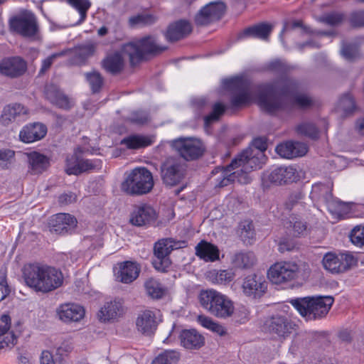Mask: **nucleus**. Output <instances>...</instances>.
<instances>
[{
	"mask_svg": "<svg viewBox=\"0 0 364 364\" xmlns=\"http://www.w3.org/2000/svg\"><path fill=\"white\" fill-rule=\"evenodd\" d=\"M223 82L224 86L235 91L231 99V104L235 107L247 105L254 100L262 110L272 114L287 108L289 97L293 99L295 105L301 108H306L312 102L307 95L296 92L298 84L289 79L261 85L256 89H251L247 82L239 77L225 79Z\"/></svg>",
	"mask_w": 364,
	"mask_h": 364,
	"instance_id": "f257e3e1",
	"label": "nucleus"
},
{
	"mask_svg": "<svg viewBox=\"0 0 364 364\" xmlns=\"http://www.w3.org/2000/svg\"><path fill=\"white\" fill-rule=\"evenodd\" d=\"M267 143L262 138L255 139L252 146L237 156L231 164L223 168L221 176L217 178L216 186L224 187L231 182L247 184L250 182V173L260 168L266 163L264 151Z\"/></svg>",
	"mask_w": 364,
	"mask_h": 364,
	"instance_id": "f03ea898",
	"label": "nucleus"
},
{
	"mask_svg": "<svg viewBox=\"0 0 364 364\" xmlns=\"http://www.w3.org/2000/svg\"><path fill=\"white\" fill-rule=\"evenodd\" d=\"M25 284L36 292L48 293L60 287L63 275L58 269L39 262L27 263L21 269Z\"/></svg>",
	"mask_w": 364,
	"mask_h": 364,
	"instance_id": "7ed1b4c3",
	"label": "nucleus"
},
{
	"mask_svg": "<svg viewBox=\"0 0 364 364\" xmlns=\"http://www.w3.org/2000/svg\"><path fill=\"white\" fill-rule=\"evenodd\" d=\"M289 302L302 317L309 321L326 316L334 299L331 296H306L291 299Z\"/></svg>",
	"mask_w": 364,
	"mask_h": 364,
	"instance_id": "20e7f679",
	"label": "nucleus"
},
{
	"mask_svg": "<svg viewBox=\"0 0 364 364\" xmlns=\"http://www.w3.org/2000/svg\"><path fill=\"white\" fill-rule=\"evenodd\" d=\"M153 186L152 173L146 168H136L122 183V190L128 194L141 195L151 191Z\"/></svg>",
	"mask_w": 364,
	"mask_h": 364,
	"instance_id": "39448f33",
	"label": "nucleus"
},
{
	"mask_svg": "<svg viewBox=\"0 0 364 364\" xmlns=\"http://www.w3.org/2000/svg\"><path fill=\"white\" fill-rule=\"evenodd\" d=\"M165 48L160 47L154 37L147 36L139 41L124 44L122 48L124 55L129 57L130 63L134 65L141 60L146 53H153L164 50Z\"/></svg>",
	"mask_w": 364,
	"mask_h": 364,
	"instance_id": "423d86ee",
	"label": "nucleus"
},
{
	"mask_svg": "<svg viewBox=\"0 0 364 364\" xmlns=\"http://www.w3.org/2000/svg\"><path fill=\"white\" fill-rule=\"evenodd\" d=\"M184 244V242L175 241L171 238L162 239L156 242L152 261L154 268L159 272H166L171 264L169 255L173 250L181 248Z\"/></svg>",
	"mask_w": 364,
	"mask_h": 364,
	"instance_id": "0eeeda50",
	"label": "nucleus"
},
{
	"mask_svg": "<svg viewBox=\"0 0 364 364\" xmlns=\"http://www.w3.org/2000/svg\"><path fill=\"white\" fill-rule=\"evenodd\" d=\"M263 329L276 338L285 339L296 329V324L284 315L275 314L266 318Z\"/></svg>",
	"mask_w": 364,
	"mask_h": 364,
	"instance_id": "6e6552de",
	"label": "nucleus"
},
{
	"mask_svg": "<svg viewBox=\"0 0 364 364\" xmlns=\"http://www.w3.org/2000/svg\"><path fill=\"white\" fill-rule=\"evenodd\" d=\"M171 147L185 160H196L203 154L205 147L195 137H180L171 142Z\"/></svg>",
	"mask_w": 364,
	"mask_h": 364,
	"instance_id": "1a4fd4ad",
	"label": "nucleus"
},
{
	"mask_svg": "<svg viewBox=\"0 0 364 364\" xmlns=\"http://www.w3.org/2000/svg\"><path fill=\"white\" fill-rule=\"evenodd\" d=\"M186 166L176 158H167L161 165V177L163 183L168 186L178 184L185 177Z\"/></svg>",
	"mask_w": 364,
	"mask_h": 364,
	"instance_id": "9d476101",
	"label": "nucleus"
},
{
	"mask_svg": "<svg viewBox=\"0 0 364 364\" xmlns=\"http://www.w3.org/2000/svg\"><path fill=\"white\" fill-rule=\"evenodd\" d=\"M301 178L300 172L294 166H280L271 171H265L262 177L264 186L283 185L296 182Z\"/></svg>",
	"mask_w": 364,
	"mask_h": 364,
	"instance_id": "9b49d317",
	"label": "nucleus"
},
{
	"mask_svg": "<svg viewBox=\"0 0 364 364\" xmlns=\"http://www.w3.org/2000/svg\"><path fill=\"white\" fill-rule=\"evenodd\" d=\"M300 273L299 265L294 262H279L271 266L268 277L272 283L280 284L298 278Z\"/></svg>",
	"mask_w": 364,
	"mask_h": 364,
	"instance_id": "f8f14e48",
	"label": "nucleus"
},
{
	"mask_svg": "<svg viewBox=\"0 0 364 364\" xmlns=\"http://www.w3.org/2000/svg\"><path fill=\"white\" fill-rule=\"evenodd\" d=\"M356 262L355 257L350 253L327 252L322 259L323 268L332 274L343 273L355 265Z\"/></svg>",
	"mask_w": 364,
	"mask_h": 364,
	"instance_id": "ddd939ff",
	"label": "nucleus"
},
{
	"mask_svg": "<svg viewBox=\"0 0 364 364\" xmlns=\"http://www.w3.org/2000/svg\"><path fill=\"white\" fill-rule=\"evenodd\" d=\"M162 321V314L159 309H145L141 311L136 319L137 331L146 336L153 334Z\"/></svg>",
	"mask_w": 364,
	"mask_h": 364,
	"instance_id": "4468645a",
	"label": "nucleus"
},
{
	"mask_svg": "<svg viewBox=\"0 0 364 364\" xmlns=\"http://www.w3.org/2000/svg\"><path fill=\"white\" fill-rule=\"evenodd\" d=\"M11 28L20 35L32 38L38 32V26L35 16L31 13H23L10 21Z\"/></svg>",
	"mask_w": 364,
	"mask_h": 364,
	"instance_id": "2eb2a0df",
	"label": "nucleus"
},
{
	"mask_svg": "<svg viewBox=\"0 0 364 364\" xmlns=\"http://www.w3.org/2000/svg\"><path fill=\"white\" fill-rule=\"evenodd\" d=\"M267 285L268 283L264 276L252 274L245 277L242 289L245 296L257 299L264 294Z\"/></svg>",
	"mask_w": 364,
	"mask_h": 364,
	"instance_id": "dca6fc26",
	"label": "nucleus"
},
{
	"mask_svg": "<svg viewBox=\"0 0 364 364\" xmlns=\"http://www.w3.org/2000/svg\"><path fill=\"white\" fill-rule=\"evenodd\" d=\"M225 6L222 2H211L203 6L196 15L195 21L198 25H206L219 19L223 14Z\"/></svg>",
	"mask_w": 364,
	"mask_h": 364,
	"instance_id": "f3484780",
	"label": "nucleus"
},
{
	"mask_svg": "<svg viewBox=\"0 0 364 364\" xmlns=\"http://www.w3.org/2000/svg\"><path fill=\"white\" fill-rule=\"evenodd\" d=\"M29 114L27 107L19 103H13L5 106L0 117V122L8 126L13 122L26 119Z\"/></svg>",
	"mask_w": 364,
	"mask_h": 364,
	"instance_id": "a211bd4d",
	"label": "nucleus"
},
{
	"mask_svg": "<svg viewBox=\"0 0 364 364\" xmlns=\"http://www.w3.org/2000/svg\"><path fill=\"white\" fill-rule=\"evenodd\" d=\"M26 63L19 57L6 58L0 61V74L11 78L23 75Z\"/></svg>",
	"mask_w": 364,
	"mask_h": 364,
	"instance_id": "6ab92c4d",
	"label": "nucleus"
},
{
	"mask_svg": "<svg viewBox=\"0 0 364 364\" xmlns=\"http://www.w3.org/2000/svg\"><path fill=\"white\" fill-rule=\"evenodd\" d=\"M28 164V173L31 175H40L50 166V158L38 152L31 151L25 154Z\"/></svg>",
	"mask_w": 364,
	"mask_h": 364,
	"instance_id": "aec40b11",
	"label": "nucleus"
},
{
	"mask_svg": "<svg viewBox=\"0 0 364 364\" xmlns=\"http://www.w3.org/2000/svg\"><path fill=\"white\" fill-rule=\"evenodd\" d=\"M156 218L154 209L149 205L142 204L136 206L131 214L130 223L136 226L150 224Z\"/></svg>",
	"mask_w": 364,
	"mask_h": 364,
	"instance_id": "412c9836",
	"label": "nucleus"
},
{
	"mask_svg": "<svg viewBox=\"0 0 364 364\" xmlns=\"http://www.w3.org/2000/svg\"><path fill=\"white\" fill-rule=\"evenodd\" d=\"M47 133L46 127L41 123H32L24 126L19 132V139L24 143H32L43 139Z\"/></svg>",
	"mask_w": 364,
	"mask_h": 364,
	"instance_id": "4be33fe9",
	"label": "nucleus"
},
{
	"mask_svg": "<svg viewBox=\"0 0 364 364\" xmlns=\"http://www.w3.org/2000/svg\"><path fill=\"white\" fill-rule=\"evenodd\" d=\"M57 315L65 323L77 322L85 316L84 309L75 304H64L57 309Z\"/></svg>",
	"mask_w": 364,
	"mask_h": 364,
	"instance_id": "5701e85b",
	"label": "nucleus"
},
{
	"mask_svg": "<svg viewBox=\"0 0 364 364\" xmlns=\"http://www.w3.org/2000/svg\"><path fill=\"white\" fill-rule=\"evenodd\" d=\"M192 26L186 20H178L171 23L166 32L168 41L174 42L187 37L192 32Z\"/></svg>",
	"mask_w": 364,
	"mask_h": 364,
	"instance_id": "b1692460",
	"label": "nucleus"
},
{
	"mask_svg": "<svg viewBox=\"0 0 364 364\" xmlns=\"http://www.w3.org/2000/svg\"><path fill=\"white\" fill-rule=\"evenodd\" d=\"M76 219L68 213H58L53 216L50 220L52 232L65 234L76 226Z\"/></svg>",
	"mask_w": 364,
	"mask_h": 364,
	"instance_id": "393cba45",
	"label": "nucleus"
},
{
	"mask_svg": "<svg viewBox=\"0 0 364 364\" xmlns=\"http://www.w3.org/2000/svg\"><path fill=\"white\" fill-rule=\"evenodd\" d=\"M275 150L280 156L292 159L305 155L308 148L304 143L287 141L277 145Z\"/></svg>",
	"mask_w": 364,
	"mask_h": 364,
	"instance_id": "a878e982",
	"label": "nucleus"
},
{
	"mask_svg": "<svg viewBox=\"0 0 364 364\" xmlns=\"http://www.w3.org/2000/svg\"><path fill=\"white\" fill-rule=\"evenodd\" d=\"M119 269L116 272L117 279L124 284H130L139 276L140 267L137 263L131 261L121 262Z\"/></svg>",
	"mask_w": 364,
	"mask_h": 364,
	"instance_id": "bb28decb",
	"label": "nucleus"
},
{
	"mask_svg": "<svg viewBox=\"0 0 364 364\" xmlns=\"http://www.w3.org/2000/svg\"><path fill=\"white\" fill-rule=\"evenodd\" d=\"M45 94L46 98L53 105L60 108L68 109L73 106L74 102L72 99L65 95L54 85H49L46 87Z\"/></svg>",
	"mask_w": 364,
	"mask_h": 364,
	"instance_id": "cd10ccee",
	"label": "nucleus"
},
{
	"mask_svg": "<svg viewBox=\"0 0 364 364\" xmlns=\"http://www.w3.org/2000/svg\"><path fill=\"white\" fill-rule=\"evenodd\" d=\"M124 313V309L120 301H110L105 303L100 309L98 317L100 321H109L117 319Z\"/></svg>",
	"mask_w": 364,
	"mask_h": 364,
	"instance_id": "c85d7f7f",
	"label": "nucleus"
},
{
	"mask_svg": "<svg viewBox=\"0 0 364 364\" xmlns=\"http://www.w3.org/2000/svg\"><path fill=\"white\" fill-rule=\"evenodd\" d=\"M235 311L233 301L225 294L220 295L211 315L219 318H227L232 316Z\"/></svg>",
	"mask_w": 364,
	"mask_h": 364,
	"instance_id": "c756f323",
	"label": "nucleus"
},
{
	"mask_svg": "<svg viewBox=\"0 0 364 364\" xmlns=\"http://www.w3.org/2000/svg\"><path fill=\"white\" fill-rule=\"evenodd\" d=\"M233 269H211L206 272V279L213 284L227 285L232 282L235 277Z\"/></svg>",
	"mask_w": 364,
	"mask_h": 364,
	"instance_id": "7c9ffc66",
	"label": "nucleus"
},
{
	"mask_svg": "<svg viewBox=\"0 0 364 364\" xmlns=\"http://www.w3.org/2000/svg\"><path fill=\"white\" fill-rule=\"evenodd\" d=\"M195 250L196 256L205 262H215L219 259L218 247L205 240L200 241Z\"/></svg>",
	"mask_w": 364,
	"mask_h": 364,
	"instance_id": "2f4dec72",
	"label": "nucleus"
},
{
	"mask_svg": "<svg viewBox=\"0 0 364 364\" xmlns=\"http://www.w3.org/2000/svg\"><path fill=\"white\" fill-rule=\"evenodd\" d=\"M221 294L214 289H202L198 294V301L200 306L211 314Z\"/></svg>",
	"mask_w": 364,
	"mask_h": 364,
	"instance_id": "473e14b6",
	"label": "nucleus"
},
{
	"mask_svg": "<svg viewBox=\"0 0 364 364\" xmlns=\"http://www.w3.org/2000/svg\"><path fill=\"white\" fill-rule=\"evenodd\" d=\"M181 343L188 349L199 348L204 343V338L194 329L183 330L180 334Z\"/></svg>",
	"mask_w": 364,
	"mask_h": 364,
	"instance_id": "72a5a7b5",
	"label": "nucleus"
},
{
	"mask_svg": "<svg viewBox=\"0 0 364 364\" xmlns=\"http://www.w3.org/2000/svg\"><path fill=\"white\" fill-rule=\"evenodd\" d=\"M230 261L235 268L246 269L256 264L257 258L252 252H240L232 255Z\"/></svg>",
	"mask_w": 364,
	"mask_h": 364,
	"instance_id": "f704fd0d",
	"label": "nucleus"
},
{
	"mask_svg": "<svg viewBox=\"0 0 364 364\" xmlns=\"http://www.w3.org/2000/svg\"><path fill=\"white\" fill-rule=\"evenodd\" d=\"M272 30V26L269 23H260L249 27L243 31L240 38L254 37L262 40H267Z\"/></svg>",
	"mask_w": 364,
	"mask_h": 364,
	"instance_id": "c9c22d12",
	"label": "nucleus"
},
{
	"mask_svg": "<svg viewBox=\"0 0 364 364\" xmlns=\"http://www.w3.org/2000/svg\"><path fill=\"white\" fill-rule=\"evenodd\" d=\"M327 208L329 212L336 218L340 219L344 218L350 211V205L338 200H331L326 201Z\"/></svg>",
	"mask_w": 364,
	"mask_h": 364,
	"instance_id": "e433bc0d",
	"label": "nucleus"
},
{
	"mask_svg": "<svg viewBox=\"0 0 364 364\" xmlns=\"http://www.w3.org/2000/svg\"><path fill=\"white\" fill-rule=\"evenodd\" d=\"M104 68L112 73H119L124 67V60L121 54L114 53L109 55L103 60Z\"/></svg>",
	"mask_w": 364,
	"mask_h": 364,
	"instance_id": "4c0bfd02",
	"label": "nucleus"
},
{
	"mask_svg": "<svg viewBox=\"0 0 364 364\" xmlns=\"http://www.w3.org/2000/svg\"><path fill=\"white\" fill-rule=\"evenodd\" d=\"M146 294L152 299H161L165 294L162 284L154 278L148 279L144 283Z\"/></svg>",
	"mask_w": 364,
	"mask_h": 364,
	"instance_id": "58836bf2",
	"label": "nucleus"
},
{
	"mask_svg": "<svg viewBox=\"0 0 364 364\" xmlns=\"http://www.w3.org/2000/svg\"><path fill=\"white\" fill-rule=\"evenodd\" d=\"M296 131L299 134L311 139H317L319 137V130L317 126L310 121H304L299 123L296 127Z\"/></svg>",
	"mask_w": 364,
	"mask_h": 364,
	"instance_id": "ea45409f",
	"label": "nucleus"
},
{
	"mask_svg": "<svg viewBox=\"0 0 364 364\" xmlns=\"http://www.w3.org/2000/svg\"><path fill=\"white\" fill-rule=\"evenodd\" d=\"M151 141L146 137L132 135L129 136L121 141V144L126 146L129 149H137L149 146Z\"/></svg>",
	"mask_w": 364,
	"mask_h": 364,
	"instance_id": "a19ab883",
	"label": "nucleus"
},
{
	"mask_svg": "<svg viewBox=\"0 0 364 364\" xmlns=\"http://www.w3.org/2000/svg\"><path fill=\"white\" fill-rule=\"evenodd\" d=\"M180 360V353L174 350H167L159 353L151 364H177Z\"/></svg>",
	"mask_w": 364,
	"mask_h": 364,
	"instance_id": "79ce46f5",
	"label": "nucleus"
},
{
	"mask_svg": "<svg viewBox=\"0 0 364 364\" xmlns=\"http://www.w3.org/2000/svg\"><path fill=\"white\" fill-rule=\"evenodd\" d=\"M94 53L95 46L93 44L88 43L77 47L75 50V63L79 65L83 64Z\"/></svg>",
	"mask_w": 364,
	"mask_h": 364,
	"instance_id": "37998d69",
	"label": "nucleus"
},
{
	"mask_svg": "<svg viewBox=\"0 0 364 364\" xmlns=\"http://www.w3.org/2000/svg\"><path fill=\"white\" fill-rule=\"evenodd\" d=\"M86 80L89 83L92 92H97L103 85V78L100 73L94 70L85 73Z\"/></svg>",
	"mask_w": 364,
	"mask_h": 364,
	"instance_id": "c03bdc74",
	"label": "nucleus"
},
{
	"mask_svg": "<svg viewBox=\"0 0 364 364\" xmlns=\"http://www.w3.org/2000/svg\"><path fill=\"white\" fill-rule=\"evenodd\" d=\"M355 108V103L351 94L346 93L341 97L338 103L337 109L344 113L353 112Z\"/></svg>",
	"mask_w": 364,
	"mask_h": 364,
	"instance_id": "a18cd8bd",
	"label": "nucleus"
},
{
	"mask_svg": "<svg viewBox=\"0 0 364 364\" xmlns=\"http://www.w3.org/2000/svg\"><path fill=\"white\" fill-rule=\"evenodd\" d=\"M80 13V18L79 22H82L87 16V11L91 6L89 0H65Z\"/></svg>",
	"mask_w": 364,
	"mask_h": 364,
	"instance_id": "49530a36",
	"label": "nucleus"
},
{
	"mask_svg": "<svg viewBox=\"0 0 364 364\" xmlns=\"http://www.w3.org/2000/svg\"><path fill=\"white\" fill-rule=\"evenodd\" d=\"M255 230L253 224L250 221H244L241 224L240 237L244 242L251 243L255 237Z\"/></svg>",
	"mask_w": 364,
	"mask_h": 364,
	"instance_id": "de8ad7c7",
	"label": "nucleus"
},
{
	"mask_svg": "<svg viewBox=\"0 0 364 364\" xmlns=\"http://www.w3.org/2000/svg\"><path fill=\"white\" fill-rule=\"evenodd\" d=\"M225 110V107L222 103H215L213 105L212 112L205 117V124L208 126L213 122L218 120L220 117L224 113Z\"/></svg>",
	"mask_w": 364,
	"mask_h": 364,
	"instance_id": "09e8293b",
	"label": "nucleus"
},
{
	"mask_svg": "<svg viewBox=\"0 0 364 364\" xmlns=\"http://www.w3.org/2000/svg\"><path fill=\"white\" fill-rule=\"evenodd\" d=\"M350 239L357 246L364 245V226L358 225L355 227L350 232Z\"/></svg>",
	"mask_w": 364,
	"mask_h": 364,
	"instance_id": "8fccbe9b",
	"label": "nucleus"
},
{
	"mask_svg": "<svg viewBox=\"0 0 364 364\" xmlns=\"http://www.w3.org/2000/svg\"><path fill=\"white\" fill-rule=\"evenodd\" d=\"M96 168V165L93 162L88 159H80L79 160L78 168H70L71 173H75V175H79L82 173L90 171Z\"/></svg>",
	"mask_w": 364,
	"mask_h": 364,
	"instance_id": "3c124183",
	"label": "nucleus"
},
{
	"mask_svg": "<svg viewBox=\"0 0 364 364\" xmlns=\"http://www.w3.org/2000/svg\"><path fill=\"white\" fill-rule=\"evenodd\" d=\"M155 21V18L149 14L139 15L129 18L131 26H144L151 24Z\"/></svg>",
	"mask_w": 364,
	"mask_h": 364,
	"instance_id": "603ef678",
	"label": "nucleus"
},
{
	"mask_svg": "<svg viewBox=\"0 0 364 364\" xmlns=\"http://www.w3.org/2000/svg\"><path fill=\"white\" fill-rule=\"evenodd\" d=\"M14 155L15 152L12 150L0 149V167L3 169L8 168Z\"/></svg>",
	"mask_w": 364,
	"mask_h": 364,
	"instance_id": "864d4df0",
	"label": "nucleus"
},
{
	"mask_svg": "<svg viewBox=\"0 0 364 364\" xmlns=\"http://www.w3.org/2000/svg\"><path fill=\"white\" fill-rule=\"evenodd\" d=\"M341 54L347 60H353L359 54L358 48L357 46L352 44L343 45Z\"/></svg>",
	"mask_w": 364,
	"mask_h": 364,
	"instance_id": "5fc2aeb1",
	"label": "nucleus"
},
{
	"mask_svg": "<svg viewBox=\"0 0 364 364\" xmlns=\"http://www.w3.org/2000/svg\"><path fill=\"white\" fill-rule=\"evenodd\" d=\"M129 120L135 124H143L149 120V117L144 111H136L130 114Z\"/></svg>",
	"mask_w": 364,
	"mask_h": 364,
	"instance_id": "6e6d98bb",
	"label": "nucleus"
},
{
	"mask_svg": "<svg viewBox=\"0 0 364 364\" xmlns=\"http://www.w3.org/2000/svg\"><path fill=\"white\" fill-rule=\"evenodd\" d=\"M287 224H289V225H287V228L292 227L294 232L298 235L303 233L306 229V224L295 217H291V220L287 223Z\"/></svg>",
	"mask_w": 364,
	"mask_h": 364,
	"instance_id": "4d7b16f0",
	"label": "nucleus"
},
{
	"mask_svg": "<svg viewBox=\"0 0 364 364\" xmlns=\"http://www.w3.org/2000/svg\"><path fill=\"white\" fill-rule=\"evenodd\" d=\"M80 159L77 157V154L75 153L71 156H68L65 160V171L68 175H75V173H71L70 168H78Z\"/></svg>",
	"mask_w": 364,
	"mask_h": 364,
	"instance_id": "13d9d810",
	"label": "nucleus"
},
{
	"mask_svg": "<svg viewBox=\"0 0 364 364\" xmlns=\"http://www.w3.org/2000/svg\"><path fill=\"white\" fill-rule=\"evenodd\" d=\"M327 191H328V188L325 185L315 184L312 187L311 195H312V197L321 196L325 199V200L326 202L327 200H330L331 195L329 194L328 196H323V193H327Z\"/></svg>",
	"mask_w": 364,
	"mask_h": 364,
	"instance_id": "bf43d9fd",
	"label": "nucleus"
},
{
	"mask_svg": "<svg viewBox=\"0 0 364 364\" xmlns=\"http://www.w3.org/2000/svg\"><path fill=\"white\" fill-rule=\"evenodd\" d=\"M350 23L353 27L364 26V11L353 13L350 17Z\"/></svg>",
	"mask_w": 364,
	"mask_h": 364,
	"instance_id": "052dcab7",
	"label": "nucleus"
},
{
	"mask_svg": "<svg viewBox=\"0 0 364 364\" xmlns=\"http://www.w3.org/2000/svg\"><path fill=\"white\" fill-rule=\"evenodd\" d=\"M63 55L62 53H57L52 54L49 57L46 58L42 61L41 68L39 71V74H44L47 70H49L51 65L53 64L54 60L58 57H60Z\"/></svg>",
	"mask_w": 364,
	"mask_h": 364,
	"instance_id": "680f3d73",
	"label": "nucleus"
},
{
	"mask_svg": "<svg viewBox=\"0 0 364 364\" xmlns=\"http://www.w3.org/2000/svg\"><path fill=\"white\" fill-rule=\"evenodd\" d=\"M77 198L76 194L73 193H64L59 196L58 202L61 205H68L76 202Z\"/></svg>",
	"mask_w": 364,
	"mask_h": 364,
	"instance_id": "e2e57ef3",
	"label": "nucleus"
},
{
	"mask_svg": "<svg viewBox=\"0 0 364 364\" xmlns=\"http://www.w3.org/2000/svg\"><path fill=\"white\" fill-rule=\"evenodd\" d=\"M343 16L341 14H331L323 17V21L331 26H336L342 22Z\"/></svg>",
	"mask_w": 364,
	"mask_h": 364,
	"instance_id": "0e129e2a",
	"label": "nucleus"
},
{
	"mask_svg": "<svg viewBox=\"0 0 364 364\" xmlns=\"http://www.w3.org/2000/svg\"><path fill=\"white\" fill-rule=\"evenodd\" d=\"M11 318L8 315H2L0 318V336L6 334L10 328Z\"/></svg>",
	"mask_w": 364,
	"mask_h": 364,
	"instance_id": "69168bd1",
	"label": "nucleus"
},
{
	"mask_svg": "<svg viewBox=\"0 0 364 364\" xmlns=\"http://www.w3.org/2000/svg\"><path fill=\"white\" fill-rule=\"evenodd\" d=\"M295 247V243L291 240L284 239L279 243L278 250L280 252L283 253L286 251H291Z\"/></svg>",
	"mask_w": 364,
	"mask_h": 364,
	"instance_id": "338daca9",
	"label": "nucleus"
},
{
	"mask_svg": "<svg viewBox=\"0 0 364 364\" xmlns=\"http://www.w3.org/2000/svg\"><path fill=\"white\" fill-rule=\"evenodd\" d=\"M40 364H55L52 353L48 350H43L41 353Z\"/></svg>",
	"mask_w": 364,
	"mask_h": 364,
	"instance_id": "774afa93",
	"label": "nucleus"
}]
</instances>
